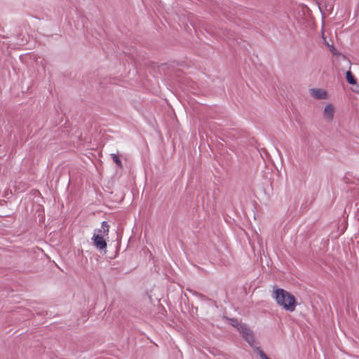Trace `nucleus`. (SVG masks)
<instances>
[{
	"instance_id": "nucleus-5",
	"label": "nucleus",
	"mask_w": 359,
	"mask_h": 359,
	"mask_svg": "<svg viewBox=\"0 0 359 359\" xmlns=\"http://www.w3.org/2000/svg\"><path fill=\"white\" fill-rule=\"evenodd\" d=\"M334 107L330 104H327L323 111L324 118L328 121H332L334 117Z\"/></svg>"
},
{
	"instance_id": "nucleus-12",
	"label": "nucleus",
	"mask_w": 359,
	"mask_h": 359,
	"mask_svg": "<svg viewBox=\"0 0 359 359\" xmlns=\"http://www.w3.org/2000/svg\"><path fill=\"white\" fill-rule=\"evenodd\" d=\"M357 93L359 94V91H358V92H357Z\"/></svg>"
},
{
	"instance_id": "nucleus-4",
	"label": "nucleus",
	"mask_w": 359,
	"mask_h": 359,
	"mask_svg": "<svg viewBox=\"0 0 359 359\" xmlns=\"http://www.w3.org/2000/svg\"><path fill=\"white\" fill-rule=\"evenodd\" d=\"M311 95L313 97L318 100H324L327 98V92L320 88H312L310 90Z\"/></svg>"
},
{
	"instance_id": "nucleus-8",
	"label": "nucleus",
	"mask_w": 359,
	"mask_h": 359,
	"mask_svg": "<svg viewBox=\"0 0 359 359\" xmlns=\"http://www.w3.org/2000/svg\"><path fill=\"white\" fill-rule=\"evenodd\" d=\"M346 80L350 84H355L356 79L350 71H348L346 74Z\"/></svg>"
},
{
	"instance_id": "nucleus-6",
	"label": "nucleus",
	"mask_w": 359,
	"mask_h": 359,
	"mask_svg": "<svg viewBox=\"0 0 359 359\" xmlns=\"http://www.w3.org/2000/svg\"><path fill=\"white\" fill-rule=\"evenodd\" d=\"M109 231V226L107 222L104 221L101 224V228L100 229H96L95 233H96V234H100L104 236L108 235Z\"/></svg>"
},
{
	"instance_id": "nucleus-11",
	"label": "nucleus",
	"mask_w": 359,
	"mask_h": 359,
	"mask_svg": "<svg viewBox=\"0 0 359 359\" xmlns=\"http://www.w3.org/2000/svg\"><path fill=\"white\" fill-rule=\"evenodd\" d=\"M231 36H231H229V35L226 36L227 38H230Z\"/></svg>"
},
{
	"instance_id": "nucleus-7",
	"label": "nucleus",
	"mask_w": 359,
	"mask_h": 359,
	"mask_svg": "<svg viewBox=\"0 0 359 359\" xmlns=\"http://www.w3.org/2000/svg\"><path fill=\"white\" fill-rule=\"evenodd\" d=\"M230 324L235 328L237 329V330L239 332L241 330V327H243L245 324L242 323L241 322L238 321L236 318H231L229 319Z\"/></svg>"
},
{
	"instance_id": "nucleus-10",
	"label": "nucleus",
	"mask_w": 359,
	"mask_h": 359,
	"mask_svg": "<svg viewBox=\"0 0 359 359\" xmlns=\"http://www.w3.org/2000/svg\"><path fill=\"white\" fill-rule=\"evenodd\" d=\"M258 353L262 359H269L268 356L259 348H257Z\"/></svg>"
},
{
	"instance_id": "nucleus-1",
	"label": "nucleus",
	"mask_w": 359,
	"mask_h": 359,
	"mask_svg": "<svg viewBox=\"0 0 359 359\" xmlns=\"http://www.w3.org/2000/svg\"><path fill=\"white\" fill-rule=\"evenodd\" d=\"M275 299L280 306L285 310L294 311L296 307V299L294 295L283 289H277L275 291Z\"/></svg>"
},
{
	"instance_id": "nucleus-9",
	"label": "nucleus",
	"mask_w": 359,
	"mask_h": 359,
	"mask_svg": "<svg viewBox=\"0 0 359 359\" xmlns=\"http://www.w3.org/2000/svg\"><path fill=\"white\" fill-rule=\"evenodd\" d=\"M111 156L113 161H114V163L117 165V166L120 168H122L123 164L121 163V159L118 156V155H116L115 154H111Z\"/></svg>"
},
{
	"instance_id": "nucleus-3",
	"label": "nucleus",
	"mask_w": 359,
	"mask_h": 359,
	"mask_svg": "<svg viewBox=\"0 0 359 359\" xmlns=\"http://www.w3.org/2000/svg\"><path fill=\"white\" fill-rule=\"evenodd\" d=\"M92 239L93 241V244L96 247V248L99 250H104L107 248V242L103 238V236L102 235L96 234V233H94Z\"/></svg>"
},
{
	"instance_id": "nucleus-2",
	"label": "nucleus",
	"mask_w": 359,
	"mask_h": 359,
	"mask_svg": "<svg viewBox=\"0 0 359 359\" xmlns=\"http://www.w3.org/2000/svg\"><path fill=\"white\" fill-rule=\"evenodd\" d=\"M241 328L239 333L250 346H252L255 341L252 331L246 325Z\"/></svg>"
}]
</instances>
